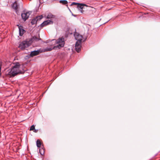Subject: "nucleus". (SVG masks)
<instances>
[{
  "mask_svg": "<svg viewBox=\"0 0 160 160\" xmlns=\"http://www.w3.org/2000/svg\"><path fill=\"white\" fill-rule=\"evenodd\" d=\"M64 40V38L63 37L60 38L57 40H52L54 46H53L52 45L50 44V47H47L44 49V52L50 51L53 49L56 50L57 48L60 49L63 47L65 43Z\"/></svg>",
  "mask_w": 160,
  "mask_h": 160,
  "instance_id": "obj_1",
  "label": "nucleus"
},
{
  "mask_svg": "<svg viewBox=\"0 0 160 160\" xmlns=\"http://www.w3.org/2000/svg\"><path fill=\"white\" fill-rule=\"evenodd\" d=\"M20 66L19 63L17 62L7 71V74L10 77H13L18 75L24 73V71L20 69Z\"/></svg>",
  "mask_w": 160,
  "mask_h": 160,
  "instance_id": "obj_2",
  "label": "nucleus"
},
{
  "mask_svg": "<svg viewBox=\"0 0 160 160\" xmlns=\"http://www.w3.org/2000/svg\"><path fill=\"white\" fill-rule=\"evenodd\" d=\"M73 5H77V8L78 10L82 13L83 12L82 9L83 8V6H86V5L85 4L75 2H73L71 4V6Z\"/></svg>",
  "mask_w": 160,
  "mask_h": 160,
  "instance_id": "obj_3",
  "label": "nucleus"
},
{
  "mask_svg": "<svg viewBox=\"0 0 160 160\" xmlns=\"http://www.w3.org/2000/svg\"><path fill=\"white\" fill-rule=\"evenodd\" d=\"M29 46V45L27 41H23L19 44V48L22 50H23L25 48L28 47Z\"/></svg>",
  "mask_w": 160,
  "mask_h": 160,
  "instance_id": "obj_4",
  "label": "nucleus"
},
{
  "mask_svg": "<svg viewBox=\"0 0 160 160\" xmlns=\"http://www.w3.org/2000/svg\"><path fill=\"white\" fill-rule=\"evenodd\" d=\"M30 14L31 13H30V12L22 13L21 14V17L22 19L25 21L28 18Z\"/></svg>",
  "mask_w": 160,
  "mask_h": 160,
  "instance_id": "obj_5",
  "label": "nucleus"
},
{
  "mask_svg": "<svg viewBox=\"0 0 160 160\" xmlns=\"http://www.w3.org/2000/svg\"><path fill=\"white\" fill-rule=\"evenodd\" d=\"M53 23L52 20H48L44 21L40 25L41 28H42L47 25L52 24Z\"/></svg>",
  "mask_w": 160,
  "mask_h": 160,
  "instance_id": "obj_6",
  "label": "nucleus"
},
{
  "mask_svg": "<svg viewBox=\"0 0 160 160\" xmlns=\"http://www.w3.org/2000/svg\"><path fill=\"white\" fill-rule=\"evenodd\" d=\"M74 36L76 40L79 41H82V37L79 33L75 32L74 34Z\"/></svg>",
  "mask_w": 160,
  "mask_h": 160,
  "instance_id": "obj_7",
  "label": "nucleus"
},
{
  "mask_svg": "<svg viewBox=\"0 0 160 160\" xmlns=\"http://www.w3.org/2000/svg\"><path fill=\"white\" fill-rule=\"evenodd\" d=\"M41 51L40 50H34L31 52L29 54V57H31L35 56L38 55L40 52Z\"/></svg>",
  "mask_w": 160,
  "mask_h": 160,
  "instance_id": "obj_8",
  "label": "nucleus"
},
{
  "mask_svg": "<svg viewBox=\"0 0 160 160\" xmlns=\"http://www.w3.org/2000/svg\"><path fill=\"white\" fill-rule=\"evenodd\" d=\"M18 26L19 29V35L20 36H22L26 31L23 28L22 26H19V25H18Z\"/></svg>",
  "mask_w": 160,
  "mask_h": 160,
  "instance_id": "obj_9",
  "label": "nucleus"
},
{
  "mask_svg": "<svg viewBox=\"0 0 160 160\" xmlns=\"http://www.w3.org/2000/svg\"><path fill=\"white\" fill-rule=\"evenodd\" d=\"M19 5L17 1H15L12 4V7L15 10L16 12L18 11V8Z\"/></svg>",
  "mask_w": 160,
  "mask_h": 160,
  "instance_id": "obj_10",
  "label": "nucleus"
},
{
  "mask_svg": "<svg viewBox=\"0 0 160 160\" xmlns=\"http://www.w3.org/2000/svg\"><path fill=\"white\" fill-rule=\"evenodd\" d=\"M39 38H37L36 36H34L32 37L31 40L32 41H38L39 40H41V39L40 38L39 35H38Z\"/></svg>",
  "mask_w": 160,
  "mask_h": 160,
  "instance_id": "obj_11",
  "label": "nucleus"
},
{
  "mask_svg": "<svg viewBox=\"0 0 160 160\" xmlns=\"http://www.w3.org/2000/svg\"><path fill=\"white\" fill-rule=\"evenodd\" d=\"M47 18L48 19H52L55 18V16L54 15H52L51 13H49L47 16Z\"/></svg>",
  "mask_w": 160,
  "mask_h": 160,
  "instance_id": "obj_12",
  "label": "nucleus"
},
{
  "mask_svg": "<svg viewBox=\"0 0 160 160\" xmlns=\"http://www.w3.org/2000/svg\"><path fill=\"white\" fill-rule=\"evenodd\" d=\"M59 2L63 5H66L68 3L67 1L66 0H61L59 1Z\"/></svg>",
  "mask_w": 160,
  "mask_h": 160,
  "instance_id": "obj_13",
  "label": "nucleus"
},
{
  "mask_svg": "<svg viewBox=\"0 0 160 160\" xmlns=\"http://www.w3.org/2000/svg\"><path fill=\"white\" fill-rule=\"evenodd\" d=\"M36 144H37V147H38V148L40 147L41 145V143L40 141V140H39L38 139L37 140V142H36Z\"/></svg>",
  "mask_w": 160,
  "mask_h": 160,
  "instance_id": "obj_14",
  "label": "nucleus"
},
{
  "mask_svg": "<svg viewBox=\"0 0 160 160\" xmlns=\"http://www.w3.org/2000/svg\"><path fill=\"white\" fill-rule=\"evenodd\" d=\"M36 18H34L32 20V21L31 22V23L32 25H34L37 22V20H36Z\"/></svg>",
  "mask_w": 160,
  "mask_h": 160,
  "instance_id": "obj_15",
  "label": "nucleus"
},
{
  "mask_svg": "<svg viewBox=\"0 0 160 160\" xmlns=\"http://www.w3.org/2000/svg\"><path fill=\"white\" fill-rule=\"evenodd\" d=\"M81 46H75L76 50L77 52H80L81 51Z\"/></svg>",
  "mask_w": 160,
  "mask_h": 160,
  "instance_id": "obj_16",
  "label": "nucleus"
},
{
  "mask_svg": "<svg viewBox=\"0 0 160 160\" xmlns=\"http://www.w3.org/2000/svg\"><path fill=\"white\" fill-rule=\"evenodd\" d=\"M81 42L82 41H77V42H76L75 46H78V47L81 46Z\"/></svg>",
  "mask_w": 160,
  "mask_h": 160,
  "instance_id": "obj_17",
  "label": "nucleus"
},
{
  "mask_svg": "<svg viewBox=\"0 0 160 160\" xmlns=\"http://www.w3.org/2000/svg\"><path fill=\"white\" fill-rule=\"evenodd\" d=\"M43 18V16L42 15L37 16L36 17V20L37 21H40Z\"/></svg>",
  "mask_w": 160,
  "mask_h": 160,
  "instance_id": "obj_18",
  "label": "nucleus"
},
{
  "mask_svg": "<svg viewBox=\"0 0 160 160\" xmlns=\"http://www.w3.org/2000/svg\"><path fill=\"white\" fill-rule=\"evenodd\" d=\"M44 149L43 148L40 149L39 152L41 155H43L44 154Z\"/></svg>",
  "mask_w": 160,
  "mask_h": 160,
  "instance_id": "obj_19",
  "label": "nucleus"
},
{
  "mask_svg": "<svg viewBox=\"0 0 160 160\" xmlns=\"http://www.w3.org/2000/svg\"><path fill=\"white\" fill-rule=\"evenodd\" d=\"M35 129V126L33 125L31 126L29 130L30 131H33Z\"/></svg>",
  "mask_w": 160,
  "mask_h": 160,
  "instance_id": "obj_20",
  "label": "nucleus"
},
{
  "mask_svg": "<svg viewBox=\"0 0 160 160\" xmlns=\"http://www.w3.org/2000/svg\"><path fill=\"white\" fill-rule=\"evenodd\" d=\"M38 131V129H35L33 130V132H37Z\"/></svg>",
  "mask_w": 160,
  "mask_h": 160,
  "instance_id": "obj_21",
  "label": "nucleus"
},
{
  "mask_svg": "<svg viewBox=\"0 0 160 160\" xmlns=\"http://www.w3.org/2000/svg\"><path fill=\"white\" fill-rule=\"evenodd\" d=\"M72 15L74 16H75V15H73V14H72Z\"/></svg>",
  "mask_w": 160,
  "mask_h": 160,
  "instance_id": "obj_22",
  "label": "nucleus"
},
{
  "mask_svg": "<svg viewBox=\"0 0 160 160\" xmlns=\"http://www.w3.org/2000/svg\"><path fill=\"white\" fill-rule=\"evenodd\" d=\"M67 6L68 8V5H67Z\"/></svg>",
  "mask_w": 160,
  "mask_h": 160,
  "instance_id": "obj_23",
  "label": "nucleus"
}]
</instances>
